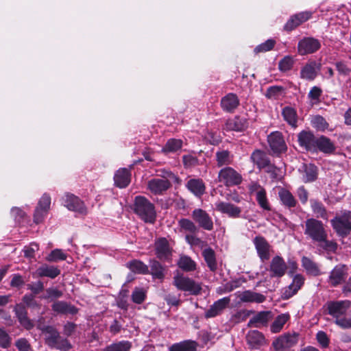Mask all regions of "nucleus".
<instances>
[{
    "label": "nucleus",
    "instance_id": "1",
    "mask_svg": "<svg viewBox=\"0 0 351 351\" xmlns=\"http://www.w3.org/2000/svg\"><path fill=\"white\" fill-rule=\"evenodd\" d=\"M304 234L326 251L334 252L337 249L335 242L327 239V232L322 222L319 220L313 218L307 219L305 222Z\"/></svg>",
    "mask_w": 351,
    "mask_h": 351
},
{
    "label": "nucleus",
    "instance_id": "2",
    "mask_svg": "<svg viewBox=\"0 0 351 351\" xmlns=\"http://www.w3.org/2000/svg\"><path fill=\"white\" fill-rule=\"evenodd\" d=\"M298 141L308 150L318 149L326 154L332 153L335 150L332 143L324 136L315 137L313 133H299Z\"/></svg>",
    "mask_w": 351,
    "mask_h": 351
},
{
    "label": "nucleus",
    "instance_id": "3",
    "mask_svg": "<svg viewBox=\"0 0 351 351\" xmlns=\"http://www.w3.org/2000/svg\"><path fill=\"white\" fill-rule=\"evenodd\" d=\"M37 328L44 334L45 343L51 348L60 351H69L71 348L70 342L62 337L54 326L38 324Z\"/></svg>",
    "mask_w": 351,
    "mask_h": 351
},
{
    "label": "nucleus",
    "instance_id": "4",
    "mask_svg": "<svg viewBox=\"0 0 351 351\" xmlns=\"http://www.w3.org/2000/svg\"><path fill=\"white\" fill-rule=\"evenodd\" d=\"M133 210L143 221L153 223L156 217L154 205L143 196H136L134 199Z\"/></svg>",
    "mask_w": 351,
    "mask_h": 351
},
{
    "label": "nucleus",
    "instance_id": "5",
    "mask_svg": "<svg viewBox=\"0 0 351 351\" xmlns=\"http://www.w3.org/2000/svg\"><path fill=\"white\" fill-rule=\"evenodd\" d=\"M251 160L259 169H264L267 173H270L273 178L277 177L278 169L271 164L264 152L259 149L255 150L251 155Z\"/></svg>",
    "mask_w": 351,
    "mask_h": 351
},
{
    "label": "nucleus",
    "instance_id": "6",
    "mask_svg": "<svg viewBox=\"0 0 351 351\" xmlns=\"http://www.w3.org/2000/svg\"><path fill=\"white\" fill-rule=\"evenodd\" d=\"M298 341V334H285L275 339L272 343V346L276 351H288Z\"/></svg>",
    "mask_w": 351,
    "mask_h": 351
},
{
    "label": "nucleus",
    "instance_id": "7",
    "mask_svg": "<svg viewBox=\"0 0 351 351\" xmlns=\"http://www.w3.org/2000/svg\"><path fill=\"white\" fill-rule=\"evenodd\" d=\"M333 228L339 235H347L351 230V212L343 213L339 217L331 220Z\"/></svg>",
    "mask_w": 351,
    "mask_h": 351
},
{
    "label": "nucleus",
    "instance_id": "8",
    "mask_svg": "<svg viewBox=\"0 0 351 351\" xmlns=\"http://www.w3.org/2000/svg\"><path fill=\"white\" fill-rule=\"evenodd\" d=\"M218 178L219 182L228 186L239 184L242 180L241 176L232 167L221 169Z\"/></svg>",
    "mask_w": 351,
    "mask_h": 351
},
{
    "label": "nucleus",
    "instance_id": "9",
    "mask_svg": "<svg viewBox=\"0 0 351 351\" xmlns=\"http://www.w3.org/2000/svg\"><path fill=\"white\" fill-rule=\"evenodd\" d=\"M62 204L69 210L84 215L86 208L84 202L77 196L66 193L62 197Z\"/></svg>",
    "mask_w": 351,
    "mask_h": 351
},
{
    "label": "nucleus",
    "instance_id": "10",
    "mask_svg": "<svg viewBox=\"0 0 351 351\" xmlns=\"http://www.w3.org/2000/svg\"><path fill=\"white\" fill-rule=\"evenodd\" d=\"M155 254L160 261H169L171 256V250L169 242L165 238H160L154 243Z\"/></svg>",
    "mask_w": 351,
    "mask_h": 351
},
{
    "label": "nucleus",
    "instance_id": "11",
    "mask_svg": "<svg viewBox=\"0 0 351 351\" xmlns=\"http://www.w3.org/2000/svg\"><path fill=\"white\" fill-rule=\"evenodd\" d=\"M287 269L288 267L282 257L274 256L269 265V275L272 278H281L285 274Z\"/></svg>",
    "mask_w": 351,
    "mask_h": 351
},
{
    "label": "nucleus",
    "instance_id": "12",
    "mask_svg": "<svg viewBox=\"0 0 351 351\" xmlns=\"http://www.w3.org/2000/svg\"><path fill=\"white\" fill-rule=\"evenodd\" d=\"M351 302L349 300L330 302L328 303V313L337 319L342 317L350 308Z\"/></svg>",
    "mask_w": 351,
    "mask_h": 351
},
{
    "label": "nucleus",
    "instance_id": "13",
    "mask_svg": "<svg viewBox=\"0 0 351 351\" xmlns=\"http://www.w3.org/2000/svg\"><path fill=\"white\" fill-rule=\"evenodd\" d=\"M320 48L318 40L313 38H304L298 43V50L300 55L312 53Z\"/></svg>",
    "mask_w": 351,
    "mask_h": 351
},
{
    "label": "nucleus",
    "instance_id": "14",
    "mask_svg": "<svg viewBox=\"0 0 351 351\" xmlns=\"http://www.w3.org/2000/svg\"><path fill=\"white\" fill-rule=\"evenodd\" d=\"M173 280L174 285L178 289L197 294V287L193 280L178 274L174 276Z\"/></svg>",
    "mask_w": 351,
    "mask_h": 351
},
{
    "label": "nucleus",
    "instance_id": "15",
    "mask_svg": "<svg viewBox=\"0 0 351 351\" xmlns=\"http://www.w3.org/2000/svg\"><path fill=\"white\" fill-rule=\"evenodd\" d=\"M269 147L274 154H279L286 151L287 145L280 133H270L267 136Z\"/></svg>",
    "mask_w": 351,
    "mask_h": 351
},
{
    "label": "nucleus",
    "instance_id": "16",
    "mask_svg": "<svg viewBox=\"0 0 351 351\" xmlns=\"http://www.w3.org/2000/svg\"><path fill=\"white\" fill-rule=\"evenodd\" d=\"M216 210L231 218H238L241 213V208L226 202H217L215 204Z\"/></svg>",
    "mask_w": 351,
    "mask_h": 351
},
{
    "label": "nucleus",
    "instance_id": "17",
    "mask_svg": "<svg viewBox=\"0 0 351 351\" xmlns=\"http://www.w3.org/2000/svg\"><path fill=\"white\" fill-rule=\"evenodd\" d=\"M179 224L182 229L188 232L186 234V240L191 247H195L197 245V238L195 237V226L192 221L186 219L180 220Z\"/></svg>",
    "mask_w": 351,
    "mask_h": 351
},
{
    "label": "nucleus",
    "instance_id": "18",
    "mask_svg": "<svg viewBox=\"0 0 351 351\" xmlns=\"http://www.w3.org/2000/svg\"><path fill=\"white\" fill-rule=\"evenodd\" d=\"M170 186L169 181L165 178H153L147 183L149 190L155 195L162 194Z\"/></svg>",
    "mask_w": 351,
    "mask_h": 351
},
{
    "label": "nucleus",
    "instance_id": "19",
    "mask_svg": "<svg viewBox=\"0 0 351 351\" xmlns=\"http://www.w3.org/2000/svg\"><path fill=\"white\" fill-rule=\"evenodd\" d=\"M304 278L302 275H295L293 278L291 284H290L285 289L282 293V298L287 300L291 298L302 287V286L304 285Z\"/></svg>",
    "mask_w": 351,
    "mask_h": 351
},
{
    "label": "nucleus",
    "instance_id": "20",
    "mask_svg": "<svg viewBox=\"0 0 351 351\" xmlns=\"http://www.w3.org/2000/svg\"><path fill=\"white\" fill-rule=\"evenodd\" d=\"M60 274V270L55 266L47 264L40 266L34 273V278L48 277L55 278Z\"/></svg>",
    "mask_w": 351,
    "mask_h": 351
},
{
    "label": "nucleus",
    "instance_id": "21",
    "mask_svg": "<svg viewBox=\"0 0 351 351\" xmlns=\"http://www.w3.org/2000/svg\"><path fill=\"white\" fill-rule=\"evenodd\" d=\"M320 67L321 65L315 61H310L302 68L300 77L307 80H313L320 70Z\"/></svg>",
    "mask_w": 351,
    "mask_h": 351
},
{
    "label": "nucleus",
    "instance_id": "22",
    "mask_svg": "<svg viewBox=\"0 0 351 351\" xmlns=\"http://www.w3.org/2000/svg\"><path fill=\"white\" fill-rule=\"evenodd\" d=\"M311 16V12H304L298 13L293 16L287 22L285 25V29L287 31H291L295 27L301 25L302 23L306 21Z\"/></svg>",
    "mask_w": 351,
    "mask_h": 351
},
{
    "label": "nucleus",
    "instance_id": "23",
    "mask_svg": "<svg viewBox=\"0 0 351 351\" xmlns=\"http://www.w3.org/2000/svg\"><path fill=\"white\" fill-rule=\"evenodd\" d=\"M346 267L343 265H337L330 272L329 276V283L335 287L341 284L346 278Z\"/></svg>",
    "mask_w": 351,
    "mask_h": 351
},
{
    "label": "nucleus",
    "instance_id": "24",
    "mask_svg": "<svg viewBox=\"0 0 351 351\" xmlns=\"http://www.w3.org/2000/svg\"><path fill=\"white\" fill-rule=\"evenodd\" d=\"M248 122L246 119L234 117L226 121L225 129L230 131L241 132L246 130Z\"/></svg>",
    "mask_w": 351,
    "mask_h": 351
},
{
    "label": "nucleus",
    "instance_id": "25",
    "mask_svg": "<svg viewBox=\"0 0 351 351\" xmlns=\"http://www.w3.org/2000/svg\"><path fill=\"white\" fill-rule=\"evenodd\" d=\"M239 99L234 93H228L221 100V106L226 112H232L239 106Z\"/></svg>",
    "mask_w": 351,
    "mask_h": 351
},
{
    "label": "nucleus",
    "instance_id": "26",
    "mask_svg": "<svg viewBox=\"0 0 351 351\" xmlns=\"http://www.w3.org/2000/svg\"><path fill=\"white\" fill-rule=\"evenodd\" d=\"M237 297L242 302L262 303L266 298L261 293L254 292L250 290L237 293Z\"/></svg>",
    "mask_w": 351,
    "mask_h": 351
},
{
    "label": "nucleus",
    "instance_id": "27",
    "mask_svg": "<svg viewBox=\"0 0 351 351\" xmlns=\"http://www.w3.org/2000/svg\"><path fill=\"white\" fill-rule=\"evenodd\" d=\"M131 174L126 168L119 169L114 176V183L119 188L126 187L130 182Z\"/></svg>",
    "mask_w": 351,
    "mask_h": 351
},
{
    "label": "nucleus",
    "instance_id": "28",
    "mask_svg": "<svg viewBox=\"0 0 351 351\" xmlns=\"http://www.w3.org/2000/svg\"><path fill=\"white\" fill-rule=\"evenodd\" d=\"M14 312L20 324L26 329L29 330L34 327V324L27 317V312L24 306L17 304L14 307Z\"/></svg>",
    "mask_w": 351,
    "mask_h": 351
},
{
    "label": "nucleus",
    "instance_id": "29",
    "mask_svg": "<svg viewBox=\"0 0 351 351\" xmlns=\"http://www.w3.org/2000/svg\"><path fill=\"white\" fill-rule=\"evenodd\" d=\"M230 302L229 297H225L216 301L206 311V317H213L219 314Z\"/></svg>",
    "mask_w": 351,
    "mask_h": 351
},
{
    "label": "nucleus",
    "instance_id": "30",
    "mask_svg": "<svg viewBox=\"0 0 351 351\" xmlns=\"http://www.w3.org/2000/svg\"><path fill=\"white\" fill-rule=\"evenodd\" d=\"M52 310L57 314L75 315L77 309L65 301H56L51 306Z\"/></svg>",
    "mask_w": 351,
    "mask_h": 351
},
{
    "label": "nucleus",
    "instance_id": "31",
    "mask_svg": "<svg viewBox=\"0 0 351 351\" xmlns=\"http://www.w3.org/2000/svg\"><path fill=\"white\" fill-rule=\"evenodd\" d=\"M254 243L260 258L263 260L268 259L269 245L267 241L262 237H256Z\"/></svg>",
    "mask_w": 351,
    "mask_h": 351
},
{
    "label": "nucleus",
    "instance_id": "32",
    "mask_svg": "<svg viewBox=\"0 0 351 351\" xmlns=\"http://www.w3.org/2000/svg\"><path fill=\"white\" fill-rule=\"evenodd\" d=\"M247 341L252 348H258L265 343L264 336L258 330H252L247 335Z\"/></svg>",
    "mask_w": 351,
    "mask_h": 351
},
{
    "label": "nucleus",
    "instance_id": "33",
    "mask_svg": "<svg viewBox=\"0 0 351 351\" xmlns=\"http://www.w3.org/2000/svg\"><path fill=\"white\" fill-rule=\"evenodd\" d=\"M278 196L282 204L287 208L295 207L297 201L292 193L284 188H280L278 191Z\"/></svg>",
    "mask_w": 351,
    "mask_h": 351
},
{
    "label": "nucleus",
    "instance_id": "34",
    "mask_svg": "<svg viewBox=\"0 0 351 351\" xmlns=\"http://www.w3.org/2000/svg\"><path fill=\"white\" fill-rule=\"evenodd\" d=\"M197 343L191 340H185L179 343L172 344L169 348V351H195L197 348Z\"/></svg>",
    "mask_w": 351,
    "mask_h": 351
},
{
    "label": "nucleus",
    "instance_id": "35",
    "mask_svg": "<svg viewBox=\"0 0 351 351\" xmlns=\"http://www.w3.org/2000/svg\"><path fill=\"white\" fill-rule=\"evenodd\" d=\"M202 254L210 270L215 271L217 269V262L215 251L210 247H206L202 250Z\"/></svg>",
    "mask_w": 351,
    "mask_h": 351
},
{
    "label": "nucleus",
    "instance_id": "36",
    "mask_svg": "<svg viewBox=\"0 0 351 351\" xmlns=\"http://www.w3.org/2000/svg\"><path fill=\"white\" fill-rule=\"evenodd\" d=\"M317 178V168L313 164L303 165L302 180L304 182H311Z\"/></svg>",
    "mask_w": 351,
    "mask_h": 351
},
{
    "label": "nucleus",
    "instance_id": "37",
    "mask_svg": "<svg viewBox=\"0 0 351 351\" xmlns=\"http://www.w3.org/2000/svg\"><path fill=\"white\" fill-rule=\"evenodd\" d=\"M270 313L268 311H261L254 316L248 322L249 327H259L260 325L267 324L269 319Z\"/></svg>",
    "mask_w": 351,
    "mask_h": 351
},
{
    "label": "nucleus",
    "instance_id": "38",
    "mask_svg": "<svg viewBox=\"0 0 351 351\" xmlns=\"http://www.w3.org/2000/svg\"><path fill=\"white\" fill-rule=\"evenodd\" d=\"M126 265L134 273L147 274L149 272L148 266L138 260L131 261L127 263Z\"/></svg>",
    "mask_w": 351,
    "mask_h": 351
},
{
    "label": "nucleus",
    "instance_id": "39",
    "mask_svg": "<svg viewBox=\"0 0 351 351\" xmlns=\"http://www.w3.org/2000/svg\"><path fill=\"white\" fill-rule=\"evenodd\" d=\"M282 114L284 119L293 128H295L297 125V114L295 110L291 107H285L283 108Z\"/></svg>",
    "mask_w": 351,
    "mask_h": 351
},
{
    "label": "nucleus",
    "instance_id": "40",
    "mask_svg": "<svg viewBox=\"0 0 351 351\" xmlns=\"http://www.w3.org/2000/svg\"><path fill=\"white\" fill-rule=\"evenodd\" d=\"M149 267L151 269V274L154 278L162 280L165 276L164 267L157 261L153 259L149 261Z\"/></svg>",
    "mask_w": 351,
    "mask_h": 351
},
{
    "label": "nucleus",
    "instance_id": "41",
    "mask_svg": "<svg viewBox=\"0 0 351 351\" xmlns=\"http://www.w3.org/2000/svg\"><path fill=\"white\" fill-rule=\"evenodd\" d=\"M177 264L180 269L186 271L194 270L196 267L195 262L186 255L180 256Z\"/></svg>",
    "mask_w": 351,
    "mask_h": 351
},
{
    "label": "nucleus",
    "instance_id": "42",
    "mask_svg": "<svg viewBox=\"0 0 351 351\" xmlns=\"http://www.w3.org/2000/svg\"><path fill=\"white\" fill-rule=\"evenodd\" d=\"M132 343L129 341H120L106 346L103 351H129Z\"/></svg>",
    "mask_w": 351,
    "mask_h": 351
},
{
    "label": "nucleus",
    "instance_id": "43",
    "mask_svg": "<svg viewBox=\"0 0 351 351\" xmlns=\"http://www.w3.org/2000/svg\"><path fill=\"white\" fill-rule=\"evenodd\" d=\"M199 226L206 230H211L213 222L209 215L204 210L199 209Z\"/></svg>",
    "mask_w": 351,
    "mask_h": 351
},
{
    "label": "nucleus",
    "instance_id": "44",
    "mask_svg": "<svg viewBox=\"0 0 351 351\" xmlns=\"http://www.w3.org/2000/svg\"><path fill=\"white\" fill-rule=\"evenodd\" d=\"M302 265L309 274L318 276L319 269L318 265L308 257H303L302 259Z\"/></svg>",
    "mask_w": 351,
    "mask_h": 351
},
{
    "label": "nucleus",
    "instance_id": "45",
    "mask_svg": "<svg viewBox=\"0 0 351 351\" xmlns=\"http://www.w3.org/2000/svg\"><path fill=\"white\" fill-rule=\"evenodd\" d=\"M289 318V315L287 314L278 315L271 325V331L274 333L279 332Z\"/></svg>",
    "mask_w": 351,
    "mask_h": 351
},
{
    "label": "nucleus",
    "instance_id": "46",
    "mask_svg": "<svg viewBox=\"0 0 351 351\" xmlns=\"http://www.w3.org/2000/svg\"><path fill=\"white\" fill-rule=\"evenodd\" d=\"M311 123L317 130L325 131L328 130V123L326 119L320 115L313 116L311 118Z\"/></svg>",
    "mask_w": 351,
    "mask_h": 351
},
{
    "label": "nucleus",
    "instance_id": "47",
    "mask_svg": "<svg viewBox=\"0 0 351 351\" xmlns=\"http://www.w3.org/2000/svg\"><path fill=\"white\" fill-rule=\"evenodd\" d=\"M311 203L312 210L317 217L327 219L326 208L321 202L312 199L311 200Z\"/></svg>",
    "mask_w": 351,
    "mask_h": 351
},
{
    "label": "nucleus",
    "instance_id": "48",
    "mask_svg": "<svg viewBox=\"0 0 351 351\" xmlns=\"http://www.w3.org/2000/svg\"><path fill=\"white\" fill-rule=\"evenodd\" d=\"M182 141L180 139L171 138L162 148L164 152H175L181 149Z\"/></svg>",
    "mask_w": 351,
    "mask_h": 351
},
{
    "label": "nucleus",
    "instance_id": "49",
    "mask_svg": "<svg viewBox=\"0 0 351 351\" xmlns=\"http://www.w3.org/2000/svg\"><path fill=\"white\" fill-rule=\"evenodd\" d=\"M146 293L144 288L135 287L131 295L133 302L138 304L143 303L146 298Z\"/></svg>",
    "mask_w": 351,
    "mask_h": 351
},
{
    "label": "nucleus",
    "instance_id": "50",
    "mask_svg": "<svg viewBox=\"0 0 351 351\" xmlns=\"http://www.w3.org/2000/svg\"><path fill=\"white\" fill-rule=\"evenodd\" d=\"M66 254L60 249H55L47 256L46 260L49 262L64 261L66 258Z\"/></svg>",
    "mask_w": 351,
    "mask_h": 351
},
{
    "label": "nucleus",
    "instance_id": "51",
    "mask_svg": "<svg viewBox=\"0 0 351 351\" xmlns=\"http://www.w3.org/2000/svg\"><path fill=\"white\" fill-rule=\"evenodd\" d=\"M256 201L258 205L264 210H270L271 207L266 196L265 190L259 191L256 195Z\"/></svg>",
    "mask_w": 351,
    "mask_h": 351
},
{
    "label": "nucleus",
    "instance_id": "52",
    "mask_svg": "<svg viewBox=\"0 0 351 351\" xmlns=\"http://www.w3.org/2000/svg\"><path fill=\"white\" fill-rule=\"evenodd\" d=\"M294 60L291 56L284 57L278 63V69L282 72H286L291 69Z\"/></svg>",
    "mask_w": 351,
    "mask_h": 351
},
{
    "label": "nucleus",
    "instance_id": "53",
    "mask_svg": "<svg viewBox=\"0 0 351 351\" xmlns=\"http://www.w3.org/2000/svg\"><path fill=\"white\" fill-rule=\"evenodd\" d=\"M275 44H276V41L274 40L269 39V40H266L265 43L258 45L254 49V52L256 53H258L269 51L274 48Z\"/></svg>",
    "mask_w": 351,
    "mask_h": 351
},
{
    "label": "nucleus",
    "instance_id": "54",
    "mask_svg": "<svg viewBox=\"0 0 351 351\" xmlns=\"http://www.w3.org/2000/svg\"><path fill=\"white\" fill-rule=\"evenodd\" d=\"M242 282L243 281H241V280H240V279H237V280L229 282L226 283V285L224 286V290H222L221 288H219L217 290V293L219 294H221L225 292H230V291H233L234 289L239 287L241 285Z\"/></svg>",
    "mask_w": 351,
    "mask_h": 351
},
{
    "label": "nucleus",
    "instance_id": "55",
    "mask_svg": "<svg viewBox=\"0 0 351 351\" xmlns=\"http://www.w3.org/2000/svg\"><path fill=\"white\" fill-rule=\"evenodd\" d=\"M11 345V337L5 330L0 328V347L8 348Z\"/></svg>",
    "mask_w": 351,
    "mask_h": 351
},
{
    "label": "nucleus",
    "instance_id": "56",
    "mask_svg": "<svg viewBox=\"0 0 351 351\" xmlns=\"http://www.w3.org/2000/svg\"><path fill=\"white\" fill-rule=\"evenodd\" d=\"M282 91L281 86H271L267 89L265 96L270 99H276L281 95Z\"/></svg>",
    "mask_w": 351,
    "mask_h": 351
},
{
    "label": "nucleus",
    "instance_id": "57",
    "mask_svg": "<svg viewBox=\"0 0 351 351\" xmlns=\"http://www.w3.org/2000/svg\"><path fill=\"white\" fill-rule=\"evenodd\" d=\"M217 161L219 166L228 165L231 162L229 152L222 151L217 153Z\"/></svg>",
    "mask_w": 351,
    "mask_h": 351
},
{
    "label": "nucleus",
    "instance_id": "58",
    "mask_svg": "<svg viewBox=\"0 0 351 351\" xmlns=\"http://www.w3.org/2000/svg\"><path fill=\"white\" fill-rule=\"evenodd\" d=\"M62 295V292L57 288L50 287L47 289L46 295L41 297L43 299L54 300L60 298Z\"/></svg>",
    "mask_w": 351,
    "mask_h": 351
},
{
    "label": "nucleus",
    "instance_id": "59",
    "mask_svg": "<svg viewBox=\"0 0 351 351\" xmlns=\"http://www.w3.org/2000/svg\"><path fill=\"white\" fill-rule=\"evenodd\" d=\"M322 93V89L318 86H313L308 93V98L313 101V104H317L319 101V97Z\"/></svg>",
    "mask_w": 351,
    "mask_h": 351
},
{
    "label": "nucleus",
    "instance_id": "60",
    "mask_svg": "<svg viewBox=\"0 0 351 351\" xmlns=\"http://www.w3.org/2000/svg\"><path fill=\"white\" fill-rule=\"evenodd\" d=\"M27 289L30 290L33 295H37L40 293L44 289V285L43 282L38 280L37 282L27 284Z\"/></svg>",
    "mask_w": 351,
    "mask_h": 351
},
{
    "label": "nucleus",
    "instance_id": "61",
    "mask_svg": "<svg viewBox=\"0 0 351 351\" xmlns=\"http://www.w3.org/2000/svg\"><path fill=\"white\" fill-rule=\"evenodd\" d=\"M50 204H51V197L47 194H44L40 199L39 200L38 206V208L44 210V212L49 211L50 208Z\"/></svg>",
    "mask_w": 351,
    "mask_h": 351
},
{
    "label": "nucleus",
    "instance_id": "62",
    "mask_svg": "<svg viewBox=\"0 0 351 351\" xmlns=\"http://www.w3.org/2000/svg\"><path fill=\"white\" fill-rule=\"evenodd\" d=\"M251 311L247 310H241L237 312L232 315V320L234 322L239 323L246 320V319L250 315Z\"/></svg>",
    "mask_w": 351,
    "mask_h": 351
},
{
    "label": "nucleus",
    "instance_id": "63",
    "mask_svg": "<svg viewBox=\"0 0 351 351\" xmlns=\"http://www.w3.org/2000/svg\"><path fill=\"white\" fill-rule=\"evenodd\" d=\"M335 323L343 329L351 328V315L335 319Z\"/></svg>",
    "mask_w": 351,
    "mask_h": 351
},
{
    "label": "nucleus",
    "instance_id": "64",
    "mask_svg": "<svg viewBox=\"0 0 351 351\" xmlns=\"http://www.w3.org/2000/svg\"><path fill=\"white\" fill-rule=\"evenodd\" d=\"M316 339L319 345L324 348H327L329 345V338L328 337L326 333L324 331H319L317 333Z\"/></svg>",
    "mask_w": 351,
    "mask_h": 351
}]
</instances>
